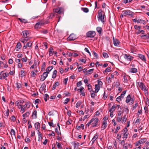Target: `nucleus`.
Segmentation results:
<instances>
[{
	"label": "nucleus",
	"instance_id": "f257e3e1",
	"mask_svg": "<svg viewBox=\"0 0 149 149\" xmlns=\"http://www.w3.org/2000/svg\"><path fill=\"white\" fill-rule=\"evenodd\" d=\"M98 19L100 20L102 22H104V16L102 14V10H100L98 12Z\"/></svg>",
	"mask_w": 149,
	"mask_h": 149
},
{
	"label": "nucleus",
	"instance_id": "f03ea898",
	"mask_svg": "<svg viewBox=\"0 0 149 149\" xmlns=\"http://www.w3.org/2000/svg\"><path fill=\"white\" fill-rule=\"evenodd\" d=\"M134 99L133 98H131L130 95H129L126 97V102L127 103L130 102V104H132L134 102Z\"/></svg>",
	"mask_w": 149,
	"mask_h": 149
},
{
	"label": "nucleus",
	"instance_id": "7ed1b4c3",
	"mask_svg": "<svg viewBox=\"0 0 149 149\" xmlns=\"http://www.w3.org/2000/svg\"><path fill=\"white\" fill-rule=\"evenodd\" d=\"M95 35V33L94 31H89L86 34L87 37L89 38H93Z\"/></svg>",
	"mask_w": 149,
	"mask_h": 149
},
{
	"label": "nucleus",
	"instance_id": "20e7f679",
	"mask_svg": "<svg viewBox=\"0 0 149 149\" xmlns=\"http://www.w3.org/2000/svg\"><path fill=\"white\" fill-rule=\"evenodd\" d=\"M123 13L124 15H127L131 17H132L134 15V13L130 10H127L125 11H123Z\"/></svg>",
	"mask_w": 149,
	"mask_h": 149
},
{
	"label": "nucleus",
	"instance_id": "39448f33",
	"mask_svg": "<svg viewBox=\"0 0 149 149\" xmlns=\"http://www.w3.org/2000/svg\"><path fill=\"white\" fill-rule=\"evenodd\" d=\"M92 122V125L93 127H95L97 124L98 119L97 118H93L91 120Z\"/></svg>",
	"mask_w": 149,
	"mask_h": 149
},
{
	"label": "nucleus",
	"instance_id": "423d86ee",
	"mask_svg": "<svg viewBox=\"0 0 149 149\" xmlns=\"http://www.w3.org/2000/svg\"><path fill=\"white\" fill-rule=\"evenodd\" d=\"M113 44L115 46H118L120 43L118 39L115 38L114 37L113 38Z\"/></svg>",
	"mask_w": 149,
	"mask_h": 149
},
{
	"label": "nucleus",
	"instance_id": "0eeeda50",
	"mask_svg": "<svg viewBox=\"0 0 149 149\" xmlns=\"http://www.w3.org/2000/svg\"><path fill=\"white\" fill-rule=\"evenodd\" d=\"M77 37L74 34L72 33L69 36L68 39L69 40H74Z\"/></svg>",
	"mask_w": 149,
	"mask_h": 149
},
{
	"label": "nucleus",
	"instance_id": "6e6552de",
	"mask_svg": "<svg viewBox=\"0 0 149 149\" xmlns=\"http://www.w3.org/2000/svg\"><path fill=\"white\" fill-rule=\"evenodd\" d=\"M125 58L128 61L130 62L131 61L133 58V57H132L129 55H128L127 54H125L124 55Z\"/></svg>",
	"mask_w": 149,
	"mask_h": 149
},
{
	"label": "nucleus",
	"instance_id": "1a4fd4ad",
	"mask_svg": "<svg viewBox=\"0 0 149 149\" xmlns=\"http://www.w3.org/2000/svg\"><path fill=\"white\" fill-rule=\"evenodd\" d=\"M138 84L139 86L141 89L143 91L144 89H145V88H147L146 87V86L144 85L143 83L142 82H139Z\"/></svg>",
	"mask_w": 149,
	"mask_h": 149
},
{
	"label": "nucleus",
	"instance_id": "9d476101",
	"mask_svg": "<svg viewBox=\"0 0 149 149\" xmlns=\"http://www.w3.org/2000/svg\"><path fill=\"white\" fill-rule=\"evenodd\" d=\"M72 143L74 144V147L75 148H77L79 146L82 144V143H80L75 141L73 142Z\"/></svg>",
	"mask_w": 149,
	"mask_h": 149
},
{
	"label": "nucleus",
	"instance_id": "9b49d317",
	"mask_svg": "<svg viewBox=\"0 0 149 149\" xmlns=\"http://www.w3.org/2000/svg\"><path fill=\"white\" fill-rule=\"evenodd\" d=\"M44 24L42 22H39L37 23L35 25V28H40L41 26L43 25Z\"/></svg>",
	"mask_w": 149,
	"mask_h": 149
},
{
	"label": "nucleus",
	"instance_id": "f8f14e48",
	"mask_svg": "<svg viewBox=\"0 0 149 149\" xmlns=\"http://www.w3.org/2000/svg\"><path fill=\"white\" fill-rule=\"evenodd\" d=\"M139 57L143 61L145 62H146V58L144 55L141 54H139Z\"/></svg>",
	"mask_w": 149,
	"mask_h": 149
},
{
	"label": "nucleus",
	"instance_id": "ddd939ff",
	"mask_svg": "<svg viewBox=\"0 0 149 149\" xmlns=\"http://www.w3.org/2000/svg\"><path fill=\"white\" fill-rule=\"evenodd\" d=\"M24 38H21V39L20 40L21 42L23 43H25L27 42L29 40V38H28L27 37Z\"/></svg>",
	"mask_w": 149,
	"mask_h": 149
},
{
	"label": "nucleus",
	"instance_id": "4468645a",
	"mask_svg": "<svg viewBox=\"0 0 149 149\" xmlns=\"http://www.w3.org/2000/svg\"><path fill=\"white\" fill-rule=\"evenodd\" d=\"M32 117L34 119H36L37 118V111L36 110H35L33 112Z\"/></svg>",
	"mask_w": 149,
	"mask_h": 149
},
{
	"label": "nucleus",
	"instance_id": "2eb2a0df",
	"mask_svg": "<svg viewBox=\"0 0 149 149\" xmlns=\"http://www.w3.org/2000/svg\"><path fill=\"white\" fill-rule=\"evenodd\" d=\"M24 38L27 37V35L29 34L28 31H24L22 32Z\"/></svg>",
	"mask_w": 149,
	"mask_h": 149
},
{
	"label": "nucleus",
	"instance_id": "dca6fc26",
	"mask_svg": "<svg viewBox=\"0 0 149 149\" xmlns=\"http://www.w3.org/2000/svg\"><path fill=\"white\" fill-rule=\"evenodd\" d=\"M53 67L52 66H50L48 67L47 68L46 70V72L48 73H49V72L53 69Z\"/></svg>",
	"mask_w": 149,
	"mask_h": 149
},
{
	"label": "nucleus",
	"instance_id": "f3484780",
	"mask_svg": "<svg viewBox=\"0 0 149 149\" xmlns=\"http://www.w3.org/2000/svg\"><path fill=\"white\" fill-rule=\"evenodd\" d=\"M100 87L97 84L95 85V93H97L100 89Z\"/></svg>",
	"mask_w": 149,
	"mask_h": 149
},
{
	"label": "nucleus",
	"instance_id": "a211bd4d",
	"mask_svg": "<svg viewBox=\"0 0 149 149\" xmlns=\"http://www.w3.org/2000/svg\"><path fill=\"white\" fill-rule=\"evenodd\" d=\"M107 121H104L103 123V124L101 127L103 130L104 129L106 128V127L107 126Z\"/></svg>",
	"mask_w": 149,
	"mask_h": 149
},
{
	"label": "nucleus",
	"instance_id": "6ab92c4d",
	"mask_svg": "<svg viewBox=\"0 0 149 149\" xmlns=\"http://www.w3.org/2000/svg\"><path fill=\"white\" fill-rule=\"evenodd\" d=\"M138 23H142L143 24H145L146 23V22L145 21L139 19H138L137 20Z\"/></svg>",
	"mask_w": 149,
	"mask_h": 149
},
{
	"label": "nucleus",
	"instance_id": "aec40b11",
	"mask_svg": "<svg viewBox=\"0 0 149 149\" xmlns=\"http://www.w3.org/2000/svg\"><path fill=\"white\" fill-rule=\"evenodd\" d=\"M53 49L52 47H50L49 49V55L50 56H52L54 52L53 51Z\"/></svg>",
	"mask_w": 149,
	"mask_h": 149
},
{
	"label": "nucleus",
	"instance_id": "412c9836",
	"mask_svg": "<svg viewBox=\"0 0 149 149\" xmlns=\"http://www.w3.org/2000/svg\"><path fill=\"white\" fill-rule=\"evenodd\" d=\"M130 71L132 73H134L137 72V70L136 68H132L130 69Z\"/></svg>",
	"mask_w": 149,
	"mask_h": 149
},
{
	"label": "nucleus",
	"instance_id": "4be33fe9",
	"mask_svg": "<svg viewBox=\"0 0 149 149\" xmlns=\"http://www.w3.org/2000/svg\"><path fill=\"white\" fill-rule=\"evenodd\" d=\"M18 19L21 22H23L24 23H26L28 22L27 20L25 19L19 18H18Z\"/></svg>",
	"mask_w": 149,
	"mask_h": 149
},
{
	"label": "nucleus",
	"instance_id": "5701e85b",
	"mask_svg": "<svg viewBox=\"0 0 149 149\" xmlns=\"http://www.w3.org/2000/svg\"><path fill=\"white\" fill-rule=\"evenodd\" d=\"M35 126L36 129H39L40 127V124L39 122H36L35 124Z\"/></svg>",
	"mask_w": 149,
	"mask_h": 149
},
{
	"label": "nucleus",
	"instance_id": "b1692460",
	"mask_svg": "<svg viewBox=\"0 0 149 149\" xmlns=\"http://www.w3.org/2000/svg\"><path fill=\"white\" fill-rule=\"evenodd\" d=\"M57 73V71L56 70H55L53 72V74L52 76V78H55L56 77V74Z\"/></svg>",
	"mask_w": 149,
	"mask_h": 149
},
{
	"label": "nucleus",
	"instance_id": "393cba45",
	"mask_svg": "<svg viewBox=\"0 0 149 149\" xmlns=\"http://www.w3.org/2000/svg\"><path fill=\"white\" fill-rule=\"evenodd\" d=\"M20 72L21 73V77H23L25 76L26 72L24 70H21L20 71Z\"/></svg>",
	"mask_w": 149,
	"mask_h": 149
},
{
	"label": "nucleus",
	"instance_id": "a878e982",
	"mask_svg": "<svg viewBox=\"0 0 149 149\" xmlns=\"http://www.w3.org/2000/svg\"><path fill=\"white\" fill-rule=\"evenodd\" d=\"M10 133H11V135L13 139V136L14 137V138H15V132L14 130L11 129Z\"/></svg>",
	"mask_w": 149,
	"mask_h": 149
},
{
	"label": "nucleus",
	"instance_id": "bb28decb",
	"mask_svg": "<svg viewBox=\"0 0 149 149\" xmlns=\"http://www.w3.org/2000/svg\"><path fill=\"white\" fill-rule=\"evenodd\" d=\"M144 141L143 142L141 140H139L135 143V145L136 146H139L140 144H142L143 143Z\"/></svg>",
	"mask_w": 149,
	"mask_h": 149
},
{
	"label": "nucleus",
	"instance_id": "cd10ccee",
	"mask_svg": "<svg viewBox=\"0 0 149 149\" xmlns=\"http://www.w3.org/2000/svg\"><path fill=\"white\" fill-rule=\"evenodd\" d=\"M111 67H108L103 72L104 74H105V73L107 72H109L111 71Z\"/></svg>",
	"mask_w": 149,
	"mask_h": 149
},
{
	"label": "nucleus",
	"instance_id": "c85d7f7f",
	"mask_svg": "<svg viewBox=\"0 0 149 149\" xmlns=\"http://www.w3.org/2000/svg\"><path fill=\"white\" fill-rule=\"evenodd\" d=\"M97 32L100 34H101L102 31V29L101 27H98L97 28Z\"/></svg>",
	"mask_w": 149,
	"mask_h": 149
},
{
	"label": "nucleus",
	"instance_id": "c756f323",
	"mask_svg": "<svg viewBox=\"0 0 149 149\" xmlns=\"http://www.w3.org/2000/svg\"><path fill=\"white\" fill-rule=\"evenodd\" d=\"M116 108V106L115 104H114L113 106L111 107V109L109 110V112H111L112 111H114L115 109Z\"/></svg>",
	"mask_w": 149,
	"mask_h": 149
},
{
	"label": "nucleus",
	"instance_id": "7c9ffc66",
	"mask_svg": "<svg viewBox=\"0 0 149 149\" xmlns=\"http://www.w3.org/2000/svg\"><path fill=\"white\" fill-rule=\"evenodd\" d=\"M81 9L84 12L86 13H88L89 11L88 9L86 8H81Z\"/></svg>",
	"mask_w": 149,
	"mask_h": 149
},
{
	"label": "nucleus",
	"instance_id": "2f4dec72",
	"mask_svg": "<svg viewBox=\"0 0 149 149\" xmlns=\"http://www.w3.org/2000/svg\"><path fill=\"white\" fill-rule=\"evenodd\" d=\"M8 75V74L5 73L4 74H3L2 76H1L0 77V79H4L5 77H7Z\"/></svg>",
	"mask_w": 149,
	"mask_h": 149
},
{
	"label": "nucleus",
	"instance_id": "473e14b6",
	"mask_svg": "<svg viewBox=\"0 0 149 149\" xmlns=\"http://www.w3.org/2000/svg\"><path fill=\"white\" fill-rule=\"evenodd\" d=\"M38 139L39 140L42 139V135L39 132V130H38Z\"/></svg>",
	"mask_w": 149,
	"mask_h": 149
},
{
	"label": "nucleus",
	"instance_id": "72a5a7b5",
	"mask_svg": "<svg viewBox=\"0 0 149 149\" xmlns=\"http://www.w3.org/2000/svg\"><path fill=\"white\" fill-rule=\"evenodd\" d=\"M122 123H124L126 122L127 120L126 115H125L122 118Z\"/></svg>",
	"mask_w": 149,
	"mask_h": 149
},
{
	"label": "nucleus",
	"instance_id": "f704fd0d",
	"mask_svg": "<svg viewBox=\"0 0 149 149\" xmlns=\"http://www.w3.org/2000/svg\"><path fill=\"white\" fill-rule=\"evenodd\" d=\"M21 46L22 45L21 43L20 42H19L17 43L16 47L17 48H18V49L19 50L21 49Z\"/></svg>",
	"mask_w": 149,
	"mask_h": 149
},
{
	"label": "nucleus",
	"instance_id": "c9c22d12",
	"mask_svg": "<svg viewBox=\"0 0 149 149\" xmlns=\"http://www.w3.org/2000/svg\"><path fill=\"white\" fill-rule=\"evenodd\" d=\"M94 69H92L90 70H89L87 71L86 72L85 74H90V72H91V73L93 72V71Z\"/></svg>",
	"mask_w": 149,
	"mask_h": 149
},
{
	"label": "nucleus",
	"instance_id": "e433bc0d",
	"mask_svg": "<svg viewBox=\"0 0 149 149\" xmlns=\"http://www.w3.org/2000/svg\"><path fill=\"white\" fill-rule=\"evenodd\" d=\"M30 114V113L29 111H28L27 112H26L24 114L22 115L23 117H28L29 115Z\"/></svg>",
	"mask_w": 149,
	"mask_h": 149
},
{
	"label": "nucleus",
	"instance_id": "4c0bfd02",
	"mask_svg": "<svg viewBox=\"0 0 149 149\" xmlns=\"http://www.w3.org/2000/svg\"><path fill=\"white\" fill-rule=\"evenodd\" d=\"M49 98V96L47 94H46L45 95V97L44 99L45 102H47V99H48Z\"/></svg>",
	"mask_w": 149,
	"mask_h": 149
},
{
	"label": "nucleus",
	"instance_id": "58836bf2",
	"mask_svg": "<svg viewBox=\"0 0 149 149\" xmlns=\"http://www.w3.org/2000/svg\"><path fill=\"white\" fill-rule=\"evenodd\" d=\"M81 104V101H79L77 102L76 105V108L78 107Z\"/></svg>",
	"mask_w": 149,
	"mask_h": 149
},
{
	"label": "nucleus",
	"instance_id": "ea45409f",
	"mask_svg": "<svg viewBox=\"0 0 149 149\" xmlns=\"http://www.w3.org/2000/svg\"><path fill=\"white\" fill-rule=\"evenodd\" d=\"M45 87V84H42L40 88V90H42V91H43Z\"/></svg>",
	"mask_w": 149,
	"mask_h": 149
},
{
	"label": "nucleus",
	"instance_id": "a19ab883",
	"mask_svg": "<svg viewBox=\"0 0 149 149\" xmlns=\"http://www.w3.org/2000/svg\"><path fill=\"white\" fill-rule=\"evenodd\" d=\"M41 75L43 76L44 78H46L48 76V73L46 72H45Z\"/></svg>",
	"mask_w": 149,
	"mask_h": 149
},
{
	"label": "nucleus",
	"instance_id": "79ce46f5",
	"mask_svg": "<svg viewBox=\"0 0 149 149\" xmlns=\"http://www.w3.org/2000/svg\"><path fill=\"white\" fill-rule=\"evenodd\" d=\"M144 32H145V31L143 30H139L137 31V32L136 33L137 34H138L140 33H144Z\"/></svg>",
	"mask_w": 149,
	"mask_h": 149
},
{
	"label": "nucleus",
	"instance_id": "37998d69",
	"mask_svg": "<svg viewBox=\"0 0 149 149\" xmlns=\"http://www.w3.org/2000/svg\"><path fill=\"white\" fill-rule=\"evenodd\" d=\"M138 106V104L137 103H136L135 104L133 105L132 107V110H134L136 109V107H137Z\"/></svg>",
	"mask_w": 149,
	"mask_h": 149
},
{
	"label": "nucleus",
	"instance_id": "c03bdc74",
	"mask_svg": "<svg viewBox=\"0 0 149 149\" xmlns=\"http://www.w3.org/2000/svg\"><path fill=\"white\" fill-rule=\"evenodd\" d=\"M125 146H126L127 147H129L130 148H131L132 147V146L131 145V144L129 143H126L125 144Z\"/></svg>",
	"mask_w": 149,
	"mask_h": 149
},
{
	"label": "nucleus",
	"instance_id": "a18cd8bd",
	"mask_svg": "<svg viewBox=\"0 0 149 149\" xmlns=\"http://www.w3.org/2000/svg\"><path fill=\"white\" fill-rule=\"evenodd\" d=\"M126 91H123L122 94H121V95H120V97H122V98H123V97H124V96L125 95V94L126 93Z\"/></svg>",
	"mask_w": 149,
	"mask_h": 149
},
{
	"label": "nucleus",
	"instance_id": "49530a36",
	"mask_svg": "<svg viewBox=\"0 0 149 149\" xmlns=\"http://www.w3.org/2000/svg\"><path fill=\"white\" fill-rule=\"evenodd\" d=\"M103 55L104 57L105 58H108L109 57L108 54L106 53L103 52Z\"/></svg>",
	"mask_w": 149,
	"mask_h": 149
},
{
	"label": "nucleus",
	"instance_id": "de8ad7c7",
	"mask_svg": "<svg viewBox=\"0 0 149 149\" xmlns=\"http://www.w3.org/2000/svg\"><path fill=\"white\" fill-rule=\"evenodd\" d=\"M69 101L70 99L68 98H67L65 100L63 103L65 104H66Z\"/></svg>",
	"mask_w": 149,
	"mask_h": 149
},
{
	"label": "nucleus",
	"instance_id": "09e8293b",
	"mask_svg": "<svg viewBox=\"0 0 149 149\" xmlns=\"http://www.w3.org/2000/svg\"><path fill=\"white\" fill-rule=\"evenodd\" d=\"M36 62H34L33 65L31 66L30 68L33 69L35 68L36 67Z\"/></svg>",
	"mask_w": 149,
	"mask_h": 149
},
{
	"label": "nucleus",
	"instance_id": "8fccbe9b",
	"mask_svg": "<svg viewBox=\"0 0 149 149\" xmlns=\"http://www.w3.org/2000/svg\"><path fill=\"white\" fill-rule=\"evenodd\" d=\"M56 144L57 145V147L58 148H62V147L61 146V144H60V143H59L58 142H56Z\"/></svg>",
	"mask_w": 149,
	"mask_h": 149
},
{
	"label": "nucleus",
	"instance_id": "3c124183",
	"mask_svg": "<svg viewBox=\"0 0 149 149\" xmlns=\"http://www.w3.org/2000/svg\"><path fill=\"white\" fill-rule=\"evenodd\" d=\"M93 93H91V96L92 98H94L95 97V94L94 93V91H93Z\"/></svg>",
	"mask_w": 149,
	"mask_h": 149
},
{
	"label": "nucleus",
	"instance_id": "603ef678",
	"mask_svg": "<svg viewBox=\"0 0 149 149\" xmlns=\"http://www.w3.org/2000/svg\"><path fill=\"white\" fill-rule=\"evenodd\" d=\"M26 45L27 47H31L32 45V43L31 42H27Z\"/></svg>",
	"mask_w": 149,
	"mask_h": 149
},
{
	"label": "nucleus",
	"instance_id": "864d4df0",
	"mask_svg": "<svg viewBox=\"0 0 149 149\" xmlns=\"http://www.w3.org/2000/svg\"><path fill=\"white\" fill-rule=\"evenodd\" d=\"M98 134H96L95 135L93 136L92 140H96L98 137Z\"/></svg>",
	"mask_w": 149,
	"mask_h": 149
},
{
	"label": "nucleus",
	"instance_id": "5fc2aeb1",
	"mask_svg": "<svg viewBox=\"0 0 149 149\" xmlns=\"http://www.w3.org/2000/svg\"><path fill=\"white\" fill-rule=\"evenodd\" d=\"M145 92V93L146 96L148 95V89L147 88H145V89L143 90Z\"/></svg>",
	"mask_w": 149,
	"mask_h": 149
},
{
	"label": "nucleus",
	"instance_id": "6e6d98bb",
	"mask_svg": "<svg viewBox=\"0 0 149 149\" xmlns=\"http://www.w3.org/2000/svg\"><path fill=\"white\" fill-rule=\"evenodd\" d=\"M17 87L18 88H21L22 86L20 84H19L18 83H17L16 84Z\"/></svg>",
	"mask_w": 149,
	"mask_h": 149
},
{
	"label": "nucleus",
	"instance_id": "4d7b16f0",
	"mask_svg": "<svg viewBox=\"0 0 149 149\" xmlns=\"http://www.w3.org/2000/svg\"><path fill=\"white\" fill-rule=\"evenodd\" d=\"M128 134V133H124L123 135V138H125L126 139L127 138V135Z\"/></svg>",
	"mask_w": 149,
	"mask_h": 149
},
{
	"label": "nucleus",
	"instance_id": "13d9d810",
	"mask_svg": "<svg viewBox=\"0 0 149 149\" xmlns=\"http://www.w3.org/2000/svg\"><path fill=\"white\" fill-rule=\"evenodd\" d=\"M141 26H138L137 25H135L134 26V28L136 29H141Z\"/></svg>",
	"mask_w": 149,
	"mask_h": 149
},
{
	"label": "nucleus",
	"instance_id": "bf43d9fd",
	"mask_svg": "<svg viewBox=\"0 0 149 149\" xmlns=\"http://www.w3.org/2000/svg\"><path fill=\"white\" fill-rule=\"evenodd\" d=\"M122 97L120 96H119L117 98H116V101L119 102L120 101H121V100Z\"/></svg>",
	"mask_w": 149,
	"mask_h": 149
},
{
	"label": "nucleus",
	"instance_id": "052dcab7",
	"mask_svg": "<svg viewBox=\"0 0 149 149\" xmlns=\"http://www.w3.org/2000/svg\"><path fill=\"white\" fill-rule=\"evenodd\" d=\"M72 122V121L71 120H69L66 122V124L68 125L71 124Z\"/></svg>",
	"mask_w": 149,
	"mask_h": 149
},
{
	"label": "nucleus",
	"instance_id": "680f3d73",
	"mask_svg": "<svg viewBox=\"0 0 149 149\" xmlns=\"http://www.w3.org/2000/svg\"><path fill=\"white\" fill-rule=\"evenodd\" d=\"M84 50L85 51L88 52L89 54V55H90V56H91V53L89 52V50H88V49L87 48H85V49H84Z\"/></svg>",
	"mask_w": 149,
	"mask_h": 149
},
{
	"label": "nucleus",
	"instance_id": "e2e57ef3",
	"mask_svg": "<svg viewBox=\"0 0 149 149\" xmlns=\"http://www.w3.org/2000/svg\"><path fill=\"white\" fill-rule=\"evenodd\" d=\"M82 83L81 81H80L77 83V87H79L81 85Z\"/></svg>",
	"mask_w": 149,
	"mask_h": 149
},
{
	"label": "nucleus",
	"instance_id": "0e129e2a",
	"mask_svg": "<svg viewBox=\"0 0 149 149\" xmlns=\"http://www.w3.org/2000/svg\"><path fill=\"white\" fill-rule=\"evenodd\" d=\"M22 61L26 62L27 61V57H26L25 58H23L22 59Z\"/></svg>",
	"mask_w": 149,
	"mask_h": 149
},
{
	"label": "nucleus",
	"instance_id": "69168bd1",
	"mask_svg": "<svg viewBox=\"0 0 149 149\" xmlns=\"http://www.w3.org/2000/svg\"><path fill=\"white\" fill-rule=\"evenodd\" d=\"M124 82H125L126 83L127 82L128 80H127V77L126 76H124Z\"/></svg>",
	"mask_w": 149,
	"mask_h": 149
},
{
	"label": "nucleus",
	"instance_id": "338daca9",
	"mask_svg": "<svg viewBox=\"0 0 149 149\" xmlns=\"http://www.w3.org/2000/svg\"><path fill=\"white\" fill-rule=\"evenodd\" d=\"M25 104H27V106H28V107H30L31 105V103L30 102H25Z\"/></svg>",
	"mask_w": 149,
	"mask_h": 149
},
{
	"label": "nucleus",
	"instance_id": "774afa93",
	"mask_svg": "<svg viewBox=\"0 0 149 149\" xmlns=\"http://www.w3.org/2000/svg\"><path fill=\"white\" fill-rule=\"evenodd\" d=\"M120 127H117L116 129V130L115 131L114 133H116L118 132V130L120 129Z\"/></svg>",
	"mask_w": 149,
	"mask_h": 149
}]
</instances>
